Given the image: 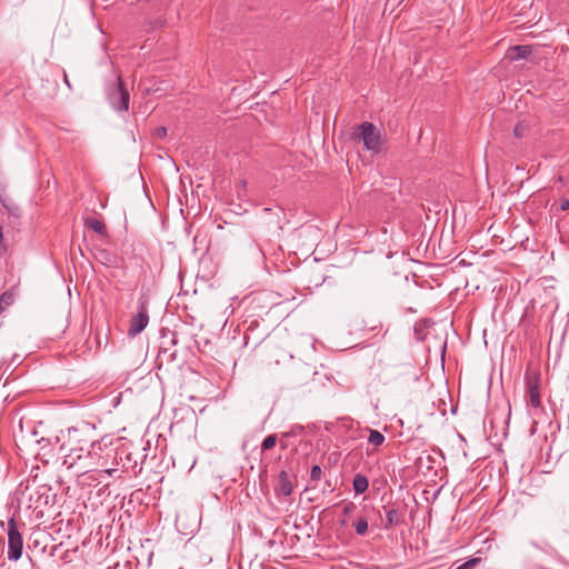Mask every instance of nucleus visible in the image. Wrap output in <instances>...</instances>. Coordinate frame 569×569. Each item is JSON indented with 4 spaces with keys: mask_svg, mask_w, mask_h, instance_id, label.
I'll return each mask as SVG.
<instances>
[{
    "mask_svg": "<svg viewBox=\"0 0 569 569\" xmlns=\"http://www.w3.org/2000/svg\"><path fill=\"white\" fill-rule=\"evenodd\" d=\"M305 432V428L302 426H293L291 427V429L283 435V438H290V437H297V436H301L302 433Z\"/></svg>",
    "mask_w": 569,
    "mask_h": 569,
    "instance_id": "dca6fc26",
    "label": "nucleus"
},
{
    "mask_svg": "<svg viewBox=\"0 0 569 569\" xmlns=\"http://www.w3.org/2000/svg\"><path fill=\"white\" fill-rule=\"evenodd\" d=\"M64 82H66V84H67L69 88H71V84H70V82H69L68 76H67L66 73H64Z\"/></svg>",
    "mask_w": 569,
    "mask_h": 569,
    "instance_id": "b1692460",
    "label": "nucleus"
},
{
    "mask_svg": "<svg viewBox=\"0 0 569 569\" xmlns=\"http://www.w3.org/2000/svg\"><path fill=\"white\" fill-rule=\"evenodd\" d=\"M84 224L88 229L93 230L94 232L99 233L100 236H107L108 230L103 221L96 219V218H88L84 221Z\"/></svg>",
    "mask_w": 569,
    "mask_h": 569,
    "instance_id": "9d476101",
    "label": "nucleus"
},
{
    "mask_svg": "<svg viewBox=\"0 0 569 569\" xmlns=\"http://www.w3.org/2000/svg\"><path fill=\"white\" fill-rule=\"evenodd\" d=\"M367 430L369 431L368 442L370 445H372L375 448L383 445L386 438L380 431L371 428H367Z\"/></svg>",
    "mask_w": 569,
    "mask_h": 569,
    "instance_id": "f8f14e48",
    "label": "nucleus"
},
{
    "mask_svg": "<svg viewBox=\"0 0 569 569\" xmlns=\"http://www.w3.org/2000/svg\"><path fill=\"white\" fill-rule=\"evenodd\" d=\"M10 297L6 293L0 297V315L4 311L6 306L9 305Z\"/></svg>",
    "mask_w": 569,
    "mask_h": 569,
    "instance_id": "aec40b11",
    "label": "nucleus"
},
{
    "mask_svg": "<svg viewBox=\"0 0 569 569\" xmlns=\"http://www.w3.org/2000/svg\"><path fill=\"white\" fill-rule=\"evenodd\" d=\"M278 482H279L278 490L283 496H290L292 493L293 487H292V483H291L289 476L286 471H281L279 473Z\"/></svg>",
    "mask_w": 569,
    "mask_h": 569,
    "instance_id": "6e6552de",
    "label": "nucleus"
},
{
    "mask_svg": "<svg viewBox=\"0 0 569 569\" xmlns=\"http://www.w3.org/2000/svg\"><path fill=\"white\" fill-rule=\"evenodd\" d=\"M114 471V469H107L104 472L108 475H111Z\"/></svg>",
    "mask_w": 569,
    "mask_h": 569,
    "instance_id": "393cba45",
    "label": "nucleus"
},
{
    "mask_svg": "<svg viewBox=\"0 0 569 569\" xmlns=\"http://www.w3.org/2000/svg\"><path fill=\"white\" fill-rule=\"evenodd\" d=\"M480 562V558H471L458 566L456 569H472Z\"/></svg>",
    "mask_w": 569,
    "mask_h": 569,
    "instance_id": "a211bd4d",
    "label": "nucleus"
},
{
    "mask_svg": "<svg viewBox=\"0 0 569 569\" xmlns=\"http://www.w3.org/2000/svg\"><path fill=\"white\" fill-rule=\"evenodd\" d=\"M383 510L386 512V522L383 525L385 529L396 527L403 521L402 515H400L396 508L383 506Z\"/></svg>",
    "mask_w": 569,
    "mask_h": 569,
    "instance_id": "0eeeda50",
    "label": "nucleus"
},
{
    "mask_svg": "<svg viewBox=\"0 0 569 569\" xmlns=\"http://www.w3.org/2000/svg\"><path fill=\"white\" fill-rule=\"evenodd\" d=\"M526 386L528 391V403L533 408H540V375L537 372H527Z\"/></svg>",
    "mask_w": 569,
    "mask_h": 569,
    "instance_id": "423d86ee",
    "label": "nucleus"
},
{
    "mask_svg": "<svg viewBox=\"0 0 569 569\" xmlns=\"http://www.w3.org/2000/svg\"><path fill=\"white\" fill-rule=\"evenodd\" d=\"M368 486H369V481L366 476H363L361 473H357L353 477L352 487L357 495H360V493H363L365 491H367Z\"/></svg>",
    "mask_w": 569,
    "mask_h": 569,
    "instance_id": "9b49d317",
    "label": "nucleus"
},
{
    "mask_svg": "<svg viewBox=\"0 0 569 569\" xmlns=\"http://www.w3.org/2000/svg\"><path fill=\"white\" fill-rule=\"evenodd\" d=\"M355 530L357 535L365 536L368 532V520L366 517L361 516L353 523Z\"/></svg>",
    "mask_w": 569,
    "mask_h": 569,
    "instance_id": "4468645a",
    "label": "nucleus"
},
{
    "mask_svg": "<svg viewBox=\"0 0 569 569\" xmlns=\"http://www.w3.org/2000/svg\"><path fill=\"white\" fill-rule=\"evenodd\" d=\"M277 441H278L277 435L272 433V435L267 436L261 443V450L267 451V450L272 449L276 446Z\"/></svg>",
    "mask_w": 569,
    "mask_h": 569,
    "instance_id": "2eb2a0df",
    "label": "nucleus"
},
{
    "mask_svg": "<svg viewBox=\"0 0 569 569\" xmlns=\"http://www.w3.org/2000/svg\"><path fill=\"white\" fill-rule=\"evenodd\" d=\"M352 138L361 140L365 148L373 153H378L381 149V134L371 122L365 121L358 126L357 131L352 133Z\"/></svg>",
    "mask_w": 569,
    "mask_h": 569,
    "instance_id": "f03ea898",
    "label": "nucleus"
},
{
    "mask_svg": "<svg viewBox=\"0 0 569 569\" xmlns=\"http://www.w3.org/2000/svg\"><path fill=\"white\" fill-rule=\"evenodd\" d=\"M94 427L89 423H81L67 429V439L61 445V450L68 451L64 455L63 465L71 468L77 459L82 457V452L90 453V448L94 445Z\"/></svg>",
    "mask_w": 569,
    "mask_h": 569,
    "instance_id": "f257e3e1",
    "label": "nucleus"
},
{
    "mask_svg": "<svg viewBox=\"0 0 569 569\" xmlns=\"http://www.w3.org/2000/svg\"><path fill=\"white\" fill-rule=\"evenodd\" d=\"M532 52L530 46L519 44L511 48L510 59L520 60L528 58Z\"/></svg>",
    "mask_w": 569,
    "mask_h": 569,
    "instance_id": "1a4fd4ad",
    "label": "nucleus"
},
{
    "mask_svg": "<svg viewBox=\"0 0 569 569\" xmlns=\"http://www.w3.org/2000/svg\"><path fill=\"white\" fill-rule=\"evenodd\" d=\"M310 477L312 480L318 481L322 477V470L319 466H313L310 471Z\"/></svg>",
    "mask_w": 569,
    "mask_h": 569,
    "instance_id": "6ab92c4d",
    "label": "nucleus"
},
{
    "mask_svg": "<svg viewBox=\"0 0 569 569\" xmlns=\"http://www.w3.org/2000/svg\"><path fill=\"white\" fill-rule=\"evenodd\" d=\"M356 509H357V506L352 501H348L342 505V513L345 517H348L349 515L353 513L356 511ZM348 523H349V521L347 518H343L340 520V525L343 527L347 526Z\"/></svg>",
    "mask_w": 569,
    "mask_h": 569,
    "instance_id": "ddd939ff",
    "label": "nucleus"
},
{
    "mask_svg": "<svg viewBox=\"0 0 569 569\" xmlns=\"http://www.w3.org/2000/svg\"><path fill=\"white\" fill-rule=\"evenodd\" d=\"M569 209V199H563L560 203V210L566 211Z\"/></svg>",
    "mask_w": 569,
    "mask_h": 569,
    "instance_id": "4be33fe9",
    "label": "nucleus"
},
{
    "mask_svg": "<svg viewBox=\"0 0 569 569\" xmlns=\"http://www.w3.org/2000/svg\"><path fill=\"white\" fill-rule=\"evenodd\" d=\"M528 130V126L525 124V123H518L516 124L515 129H513V134L517 137V138H522L526 136V132Z\"/></svg>",
    "mask_w": 569,
    "mask_h": 569,
    "instance_id": "f3484780",
    "label": "nucleus"
},
{
    "mask_svg": "<svg viewBox=\"0 0 569 569\" xmlns=\"http://www.w3.org/2000/svg\"><path fill=\"white\" fill-rule=\"evenodd\" d=\"M286 439H287V438H283V435H282V436H281V439H280V447H281V449H283V450H284V449H287V448H288V446H289Z\"/></svg>",
    "mask_w": 569,
    "mask_h": 569,
    "instance_id": "5701e85b",
    "label": "nucleus"
},
{
    "mask_svg": "<svg viewBox=\"0 0 569 569\" xmlns=\"http://www.w3.org/2000/svg\"><path fill=\"white\" fill-rule=\"evenodd\" d=\"M156 134L158 138H164L167 136V129L164 127H159L156 130Z\"/></svg>",
    "mask_w": 569,
    "mask_h": 569,
    "instance_id": "412c9836",
    "label": "nucleus"
},
{
    "mask_svg": "<svg viewBox=\"0 0 569 569\" xmlns=\"http://www.w3.org/2000/svg\"><path fill=\"white\" fill-rule=\"evenodd\" d=\"M8 559L11 561H17L22 556L23 550V539L20 532L19 525L14 517H11L8 520Z\"/></svg>",
    "mask_w": 569,
    "mask_h": 569,
    "instance_id": "7ed1b4c3",
    "label": "nucleus"
},
{
    "mask_svg": "<svg viewBox=\"0 0 569 569\" xmlns=\"http://www.w3.org/2000/svg\"><path fill=\"white\" fill-rule=\"evenodd\" d=\"M149 323V313H148V301L146 299L139 300L138 312L133 315L129 322L128 335L130 337H136Z\"/></svg>",
    "mask_w": 569,
    "mask_h": 569,
    "instance_id": "39448f33",
    "label": "nucleus"
},
{
    "mask_svg": "<svg viewBox=\"0 0 569 569\" xmlns=\"http://www.w3.org/2000/svg\"><path fill=\"white\" fill-rule=\"evenodd\" d=\"M108 100L117 111H127L129 109L130 94L120 77H118L117 83L110 88Z\"/></svg>",
    "mask_w": 569,
    "mask_h": 569,
    "instance_id": "20e7f679",
    "label": "nucleus"
}]
</instances>
